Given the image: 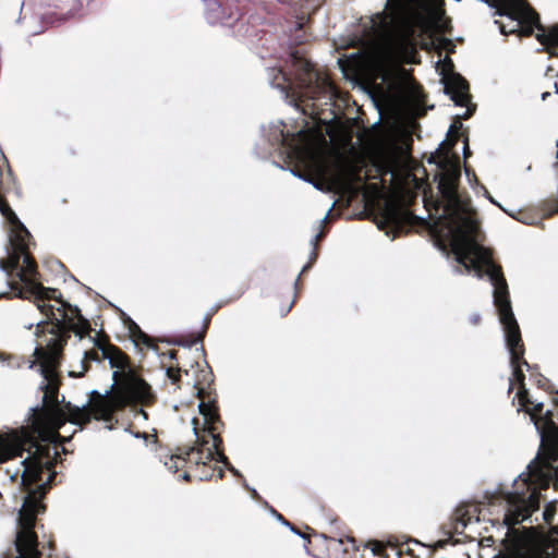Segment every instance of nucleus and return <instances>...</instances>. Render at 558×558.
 Segmentation results:
<instances>
[{
	"label": "nucleus",
	"mask_w": 558,
	"mask_h": 558,
	"mask_svg": "<svg viewBox=\"0 0 558 558\" xmlns=\"http://www.w3.org/2000/svg\"><path fill=\"white\" fill-rule=\"evenodd\" d=\"M1 214L5 218L9 230L7 257L0 258V269L8 277H12L15 272L26 288H23L19 281L8 280L11 291L0 293V300L28 299L26 294L35 298L37 308L47 317V320L38 323L36 327L38 344L66 345L71 332L81 339L89 336L93 329L81 310L64 301L58 289L46 288L38 282V266L31 252L32 234L16 213L1 211Z\"/></svg>",
	"instance_id": "obj_1"
},
{
	"label": "nucleus",
	"mask_w": 558,
	"mask_h": 558,
	"mask_svg": "<svg viewBox=\"0 0 558 558\" xmlns=\"http://www.w3.org/2000/svg\"><path fill=\"white\" fill-rule=\"evenodd\" d=\"M64 348L65 345L61 344H38L34 351L46 381L43 386L45 390L44 407L35 409L32 414V427L41 441L23 439L19 436H0V463L22 457L24 451L28 452V457L23 461L22 474V487L27 494L39 493L41 485L46 492L47 485L54 478L53 469L58 451L56 445H51V442L53 438L60 437L59 429L66 421L72 423L69 412L65 417V414L58 408V393L61 386L59 368ZM69 404H65L64 408Z\"/></svg>",
	"instance_id": "obj_2"
},
{
	"label": "nucleus",
	"mask_w": 558,
	"mask_h": 558,
	"mask_svg": "<svg viewBox=\"0 0 558 558\" xmlns=\"http://www.w3.org/2000/svg\"><path fill=\"white\" fill-rule=\"evenodd\" d=\"M428 218L415 215V211H361V214H380V228L427 232L442 251L450 248L456 260L468 271H483L494 286V305L500 308L511 305L508 283L502 268L493 260V253L482 245L483 234L477 211H427Z\"/></svg>",
	"instance_id": "obj_3"
},
{
	"label": "nucleus",
	"mask_w": 558,
	"mask_h": 558,
	"mask_svg": "<svg viewBox=\"0 0 558 558\" xmlns=\"http://www.w3.org/2000/svg\"><path fill=\"white\" fill-rule=\"evenodd\" d=\"M444 3L420 0L414 5L386 0L385 9L368 17L355 34V44L368 54L385 81L405 50L444 13Z\"/></svg>",
	"instance_id": "obj_4"
},
{
	"label": "nucleus",
	"mask_w": 558,
	"mask_h": 558,
	"mask_svg": "<svg viewBox=\"0 0 558 558\" xmlns=\"http://www.w3.org/2000/svg\"><path fill=\"white\" fill-rule=\"evenodd\" d=\"M95 347L107 359L113 372L114 384L111 389L101 393L93 390L88 393V402L83 407L69 404L66 407L70 421L84 428L93 420L109 424L112 428L118 424V413L129 407L150 405L155 396L150 386L131 369L130 357L119 347L110 343L107 335L94 339Z\"/></svg>",
	"instance_id": "obj_5"
},
{
	"label": "nucleus",
	"mask_w": 558,
	"mask_h": 558,
	"mask_svg": "<svg viewBox=\"0 0 558 558\" xmlns=\"http://www.w3.org/2000/svg\"><path fill=\"white\" fill-rule=\"evenodd\" d=\"M266 73L269 85L279 90L282 99L312 120L319 118L318 101L332 104L329 83L298 50L290 51L283 64L275 61L267 65Z\"/></svg>",
	"instance_id": "obj_6"
},
{
	"label": "nucleus",
	"mask_w": 558,
	"mask_h": 558,
	"mask_svg": "<svg viewBox=\"0 0 558 558\" xmlns=\"http://www.w3.org/2000/svg\"><path fill=\"white\" fill-rule=\"evenodd\" d=\"M521 486V489L502 493L506 501L502 523L507 533L498 558H554L546 550V537L541 526L517 527L539 509L542 497L529 478L523 480Z\"/></svg>",
	"instance_id": "obj_7"
},
{
	"label": "nucleus",
	"mask_w": 558,
	"mask_h": 558,
	"mask_svg": "<svg viewBox=\"0 0 558 558\" xmlns=\"http://www.w3.org/2000/svg\"><path fill=\"white\" fill-rule=\"evenodd\" d=\"M194 429L197 435L196 445L189 449L181 450L179 453L171 454L165 461L166 468L175 473L182 471L179 476L186 482L221 480L225 471L217 466V462L229 464L228 458L223 453V440L219 427L215 434L209 433V426H206L205 434H197L198 420H193Z\"/></svg>",
	"instance_id": "obj_8"
},
{
	"label": "nucleus",
	"mask_w": 558,
	"mask_h": 558,
	"mask_svg": "<svg viewBox=\"0 0 558 558\" xmlns=\"http://www.w3.org/2000/svg\"><path fill=\"white\" fill-rule=\"evenodd\" d=\"M39 489V493L31 492L26 495L19 513L14 548L5 551L4 558H41L35 525L38 513L46 508L41 502L45 497L44 486L41 485Z\"/></svg>",
	"instance_id": "obj_9"
},
{
	"label": "nucleus",
	"mask_w": 558,
	"mask_h": 558,
	"mask_svg": "<svg viewBox=\"0 0 558 558\" xmlns=\"http://www.w3.org/2000/svg\"><path fill=\"white\" fill-rule=\"evenodd\" d=\"M282 122L271 124L267 130L263 128L264 137L260 143L255 146V154L262 159L268 158L274 153H278L283 157L284 161L298 159L303 154V133L299 131L296 134L286 132Z\"/></svg>",
	"instance_id": "obj_10"
},
{
	"label": "nucleus",
	"mask_w": 558,
	"mask_h": 558,
	"mask_svg": "<svg viewBox=\"0 0 558 558\" xmlns=\"http://www.w3.org/2000/svg\"><path fill=\"white\" fill-rule=\"evenodd\" d=\"M380 214H361V211H327L325 218L318 225V232L312 240L313 250L310 255V259L307 264L302 268L301 274L295 280V290L296 292L300 290L301 276L305 274L312 266L316 263L319 254V242H322L329 232L330 223L337 221L338 219H344L347 221L352 220H368L377 226V228L386 233V235H391L393 239L400 236L401 234H407V230H389L388 228H380L378 218L381 217Z\"/></svg>",
	"instance_id": "obj_11"
},
{
	"label": "nucleus",
	"mask_w": 558,
	"mask_h": 558,
	"mask_svg": "<svg viewBox=\"0 0 558 558\" xmlns=\"http://www.w3.org/2000/svg\"><path fill=\"white\" fill-rule=\"evenodd\" d=\"M214 383V373L208 364L199 367L196 372L194 388L196 397L201 400L198 405L201 414L204 416L205 426H209V433L215 434L218 425L223 426L219 414V408L215 398H211L210 386Z\"/></svg>",
	"instance_id": "obj_12"
},
{
	"label": "nucleus",
	"mask_w": 558,
	"mask_h": 558,
	"mask_svg": "<svg viewBox=\"0 0 558 558\" xmlns=\"http://www.w3.org/2000/svg\"><path fill=\"white\" fill-rule=\"evenodd\" d=\"M205 16L209 24L234 28V34L241 37L258 34L253 26H245V19L238 8H226L217 0H205Z\"/></svg>",
	"instance_id": "obj_13"
},
{
	"label": "nucleus",
	"mask_w": 558,
	"mask_h": 558,
	"mask_svg": "<svg viewBox=\"0 0 558 558\" xmlns=\"http://www.w3.org/2000/svg\"><path fill=\"white\" fill-rule=\"evenodd\" d=\"M499 320L504 327L507 348L511 360L524 357L525 347L522 340L519 324L514 317L512 306L497 308Z\"/></svg>",
	"instance_id": "obj_14"
},
{
	"label": "nucleus",
	"mask_w": 558,
	"mask_h": 558,
	"mask_svg": "<svg viewBox=\"0 0 558 558\" xmlns=\"http://www.w3.org/2000/svg\"><path fill=\"white\" fill-rule=\"evenodd\" d=\"M333 547L335 549H342L343 555L347 556L350 553H356L359 550V546L356 544V539L351 535H341L339 537L328 536L326 534H320L316 538V541L308 542V546H306L307 553L312 555L314 558H329L328 554L320 553L323 548L327 550Z\"/></svg>",
	"instance_id": "obj_15"
},
{
	"label": "nucleus",
	"mask_w": 558,
	"mask_h": 558,
	"mask_svg": "<svg viewBox=\"0 0 558 558\" xmlns=\"http://www.w3.org/2000/svg\"><path fill=\"white\" fill-rule=\"evenodd\" d=\"M444 90L446 95L458 107H466L465 111L460 116L461 119L468 120L475 112V105L470 104L471 94L469 82L460 74H453L447 82H445Z\"/></svg>",
	"instance_id": "obj_16"
},
{
	"label": "nucleus",
	"mask_w": 558,
	"mask_h": 558,
	"mask_svg": "<svg viewBox=\"0 0 558 558\" xmlns=\"http://www.w3.org/2000/svg\"><path fill=\"white\" fill-rule=\"evenodd\" d=\"M439 193L444 201L447 203L441 208L429 207L424 203V209H471L470 207H463L460 205V196L456 186V182L450 178H441L437 185Z\"/></svg>",
	"instance_id": "obj_17"
},
{
	"label": "nucleus",
	"mask_w": 558,
	"mask_h": 558,
	"mask_svg": "<svg viewBox=\"0 0 558 558\" xmlns=\"http://www.w3.org/2000/svg\"><path fill=\"white\" fill-rule=\"evenodd\" d=\"M480 510L475 505L459 506L452 517V530L456 534H462L464 529L473 520L478 521Z\"/></svg>",
	"instance_id": "obj_18"
},
{
	"label": "nucleus",
	"mask_w": 558,
	"mask_h": 558,
	"mask_svg": "<svg viewBox=\"0 0 558 558\" xmlns=\"http://www.w3.org/2000/svg\"><path fill=\"white\" fill-rule=\"evenodd\" d=\"M122 320L124 326L128 328L129 333L133 342L138 344H144L147 348H151L154 350H158L157 344L155 343V340L148 336L146 332H144L141 327L125 313H122Z\"/></svg>",
	"instance_id": "obj_19"
},
{
	"label": "nucleus",
	"mask_w": 558,
	"mask_h": 558,
	"mask_svg": "<svg viewBox=\"0 0 558 558\" xmlns=\"http://www.w3.org/2000/svg\"><path fill=\"white\" fill-rule=\"evenodd\" d=\"M514 220L527 225L539 226L543 220L551 218L558 211H505Z\"/></svg>",
	"instance_id": "obj_20"
},
{
	"label": "nucleus",
	"mask_w": 558,
	"mask_h": 558,
	"mask_svg": "<svg viewBox=\"0 0 558 558\" xmlns=\"http://www.w3.org/2000/svg\"><path fill=\"white\" fill-rule=\"evenodd\" d=\"M213 315H214V313L207 314V316L204 319L203 328L201 331L191 332L189 335L182 336L180 339L174 340L173 343L192 347L198 342H202L206 336V332H207L209 326H210Z\"/></svg>",
	"instance_id": "obj_21"
},
{
	"label": "nucleus",
	"mask_w": 558,
	"mask_h": 558,
	"mask_svg": "<svg viewBox=\"0 0 558 558\" xmlns=\"http://www.w3.org/2000/svg\"><path fill=\"white\" fill-rule=\"evenodd\" d=\"M98 348L88 350L84 353V357L81 361V369L78 372L70 371L69 376L73 378L83 377L84 374L89 369V363L92 361L99 362L102 359V354L100 355L98 352Z\"/></svg>",
	"instance_id": "obj_22"
},
{
	"label": "nucleus",
	"mask_w": 558,
	"mask_h": 558,
	"mask_svg": "<svg viewBox=\"0 0 558 558\" xmlns=\"http://www.w3.org/2000/svg\"><path fill=\"white\" fill-rule=\"evenodd\" d=\"M74 16H75V9H71L65 14L50 12V13L43 15V23H45L51 27H59Z\"/></svg>",
	"instance_id": "obj_23"
},
{
	"label": "nucleus",
	"mask_w": 558,
	"mask_h": 558,
	"mask_svg": "<svg viewBox=\"0 0 558 558\" xmlns=\"http://www.w3.org/2000/svg\"><path fill=\"white\" fill-rule=\"evenodd\" d=\"M366 547H368L375 556L380 558H389V554L387 551L388 548H391L392 550L397 549L398 543H392L390 541L387 543L380 541H369Z\"/></svg>",
	"instance_id": "obj_24"
},
{
	"label": "nucleus",
	"mask_w": 558,
	"mask_h": 558,
	"mask_svg": "<svg viewBox=\"0 0 558 558\" xmlns=\"http://www.w3.org/2000/svg\"><path fill=\"white\" fill-rule=\"evenodd\" d=\"M182 372L187 375L189 374V371L187 369H182L180 366H179V363H177V365L174 366L173 364L169 365L167 367V377L171 380V383L173 385H175L178 388H180V381H181V374Z\"/></svg>",
	"instance_id": "obj_25"
},
{
	"label": "nucleus",
	"mask_w": 558,
	"mask_h": 558,
	"mask_svg": "<svg viewBox=\"0 0 558 558\" xmlns=\"http://www.w3.org/2000/svg\"><path fill=\"white\" fill-rule=\"evenodd\" d=\"M290 172H291L294 177H296V178H299V179H301V180H303V181H305V182H308V183L313 184L317 190H323V187H322V183L314 182V181H313V177H312V174H311V173H307V172H305V171L299 170V169H296V168L290 169Z\"/></svg>",
	"instance_id": "obj_26"
},
{
	"label": "nucleus",
	"mask_w": 558,
	"mask_h": 558,
	"mask_svg": "<svg viewBox=\"0 0 558 558\" xmlns=\"http://www.w3.org/2000/svg\"><path fill=\"white\" fill-rule=\"evenodd\" d=\"M556 511L557 508L555 502H549L545 506V509L543 511V519L546 524L551 525L554 518L556 515Z\"/></svg>",
	"instance_id": "obj_27"
},
{
	"label": "nucleus",
	"mask_w": 558,
	"mask_h": 558,
	"mask_svg": "<svg viewBox=\"0 0 558 558\" xmlns=\"http://www.w3.org/2000/svg\"><path fill=\"white\" fill-rule=\"evenodd\" d=\"M395 551H396V553H397V555H399V556H401V555L405 554V555H409V556H411V557H413V558H420V557L414 553V549H413V548H411V547H409V545H408V544H405V547H404V545H403V544H401V545H400V544H398V547H397V549H395Z\"/></svg>",
	"instance_id": "obj_28"
},
{
	"label": "nucleus",
	"mask_w": 558,
	"mask_h": 558,
	"mask_svg": "<svg viewBox=\"0 0 558 558\" xmlns=\"http://www.w3.org/2000/svg\"><path fill=\"white\" fill-rule=\"evenodd\" d=\"M535 383H536L537 387L545 389L546 386L549 384V380L544 375L537 373L535 376Z\"/></svg>",
	"instance_id": "obj_29"
},
{
	"label": "nucleus",
	"mask_w": 558,
	"mask_h": 558,
	"mask_svg": "<svg viewBox=\"0 0 558 558\" xmlns=\"http://www.w3.org/2000/svg\"><path fill=\"white\" fill-rule=\"evenodd\" d=\"M269 508H270L271 513H272V514H274V515H275L279 521H281V522H282V523H284L286 525H290V526H291L290 522H289V521H288V520H287V519H286V518H284L280 512H278V511H277L275 508H272V507H269Z\"/></svg>",
	"instance_id": "obj_30"
},
{
	"label": "nucleus",
	"mask_w": 558,
	"mask_h": 558,
	"mask_svg": "<svg viewBox=\"0 0 558 558\" xmlns=\"http://www.w3.org/2000/svg\"><path fill=\"white\" fill-rule=\"evenodd\" d=\"M161 355H162V356H167V357H169L171 361H175L177 363H179V362H178V351H177V350H169L168 352L162 353Z\"/></svg>",
	"instance_id": "obj_31"
},
{
	"label": "nucleus",
	"mask_w": 558,
	"mask_h": 558,
	"mask_svg": "<svg viewBox=\"0 0 558 558\" xmlns=\"http://www.w3.org/2000/svg\"><path fill=\"white\" fill-rule=\"evenodd\" d=\"M463 156H464V159H466L471 156V150L468 145V137L464 140Z\"/></svg>",
	"instance_id": "obj_32"
},
{
	"label": "nucleus",
	"mask_w": 558,
	"mask_h": 558,
	"mask_svg": "<svg viewBox=\"0 0 558 558\" xmlns=\"http://www.w3.org/2000/svg\"><path fill=\"white\" fill-rule=\"evenodd\" d=\"M362 209L367 210V209H376V208L364 205ZM383 209H401V208L400 207H384Z\"/></svg>",
	"instance_id": "obj_33"
},
{
	"label": "nucleus",
	"mask_w": 558,
	"mask_h": 558,
	"mask_svg": "<svg viewBox=\"0 0 558 558\" xmlns=\"http://www.w3.org/2000/svg\"><path fill=\"white\" fill-rule=\"evenodd\" d=\"M294 303H295V300H293V301L289 304V306L287 307V310H286L284 312H282V314H281V315H282V316H286V315L291 311V308L293 307Z\"/></svg>",
	"instance_id": "obj_34"
},
{
	"label": "nucleus",
	"mask_w": 558,
	"mask_h": 558,
	"mask_svg": "<svg viewBox=\"0 0 558 558\" xmlns=\"http://www.w3.org/2000/svg\"><path fill=\"white\" fill-rule=\"evenodd\" d=\"M489 199H490V202H492L494 205L498 206L500 210L506 209L505 207L500 206V205H499L495 199H493V198H489Z\"/></svg>",
	"instance_id": "obj_35"
},
{
	"label": "nucleus",
	"mask_w": 558,
	"mask_h": 558,
	"mask_svg": "<svg viewBox=\"0 0 558 558\" xmlns=\"http://www.w3.org/2000/svg\"><path fill=\"white\" fill-rule=\"evenodd\" d=\"M549 96H550V93L549 92H545V93L542 94V99L546 100L547 97H549Z\"/></svg>",
	"instance_id": "obj_36"
},
{
	"label": "nucleus",
	"mask_w": 558,
	"mask_h": 558,
	"mask_svg": "<svg viewBox=\"0 0 558 558\" xmlns=\"http://www.w3.org/2000/svg\"><path fill=\"white\" fill-rule=\"evenodd\" d=\"M328 209L333 210V209H339V208L337 207L336 202H333L330 204Z\"/></svg>",
	"instance_id": "obj_37"
},
{
	"label": "nucleus",
	"mask_w": 558,
	"mask_h": 558,
	"mask_svg": "<svg viewBox=\"0 0 558 558\" xmlns=\"http://www.w3.org/2000/svg\"><path fill=\"white\" fill-rule=\"evenodd\" d=\"M480 319H481V318H480V316H477V315H476V316H474V317L472 318V323H473V324H478Z\"/></svg>",
	"instance_id": "obj_38"
},
{
	"label": "nucleus",
	"mask_w": 558,
	"mask_h": 558,
	"mask_svg": "<svg viewBox=\"0 0 558 558\" xmlns=\"http://www.w3.org/2000/svg\"><path fill=\"white\" fill-rule=\"evenodd\" d=\"M253 497L257 498V499H260L259 495L257 494L256 490H253Z\"/></svg>",
	"instance_id": "obj_39"
},
{
	"label": "nucleus",
	"mask_w": 558,
	"mask_h": 558,
	"mask_svg": "<svg viewBox=\"0 0 558 558\" xmlns=\"http://www.w3.org/2000/svg\"><path fill=\"white\" fill-rule=\"evenodd\" d=\"M278 2H281V3H290L291 0H277Z\"/></svg>",
	"instance_id": "obj_40"
},
{
	"label": "nucleus",
	"mask_w": 558,
	"mask_h": 558,
	"mask_svg": "<svg viewBox=\"0 0 558 558\" xmlns=\"http://www.w3.org/2000/svg\"><path fill=\"white\" fill-rule=\"evenodd\" d=\"M453 128H454V124H451L450 128H449L448 133H450L453 130Z\"/></svg>",
	"instance_id": "obj_41"
},
{
	"label": "nucleus",
	"mask_w": 558,
	"mask_h": 558,
	"mask_svg": "<svg viewBox=\"0 0 558 558\" xmlns=\"http://www.w3.org/2000/svg\"><path fill=\"white\" fill-rule=\"evenodd\" d=\"M274 163H275V166L280 167L281 169H284V168H283V167H281L278 162H274Z\"/></svg>",
	"instance_id": "obj_42"
},
{
	"label": "nucleus",
	"mask_w": 558,
	"mask_h": 558,
	"mask_svg": "<svg viewBox=\"0 0 558 558\" xmlns=\"http://www.w3.org/2000/svg\"><path fill=\"white\" fill-rule=\"evenodd\" d=\"M555 404L558 405V400H555Z\"/></svg>",
	"instance_id": "obj_43"
}]
</instances>
